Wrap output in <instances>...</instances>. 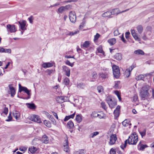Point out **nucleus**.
Masks as SVG:
<instances>
[{"instance_id": "nucleus-1", "label": "nucleus", "mask_w": 154, "mask_h": 154, "mask_svg": "<svg viewBox=\"0 0 154 154\" xmlns=\"http://www.w3.org/2000/svg\"><path fill=\"white\" fill-rule=\"evenodd\" d=\"M127 140L129 144L136 145L138 141V136L135 132H134L129 137Z\"/></svg>"}, {"instance_id": "nucleus-2", "label": "nucleus", "mask_w": 154, "mask_h": 154, "mask_svg": "<svg viewBox=\"0 0 154 154\" xmlns=\"http://www.w3.org/2000/svg\"><path fill=\"white\" fill-rule=\"evenodd\" d=\"M149 87V86L147 85H145L143 87L140 92V97L144 99L148 97Z\"/></svg>"}, {"instance_id": "nucleus-3", "label": "nucleus", "mask_w": 154, "mask_h": 154, "mask_svg": "<svg viewBox=\"0 0 154 154\" xmlns=\"http://www.w3.org/2000/svg\"><path fill=\"white\" fill-rule=\"evenodd\" d=\"M19 91L20 92H21L22 91H24L25 93H26L28 95V97H19L20 98H22L23 99H28L30 98L31 94L30 92L31 90H29L28 89V88L22 86L20 84L19 85Z\"/></svg>"}, {"instance_id": "nucleus-4", "label": "nucleus", "mask_w": 154, "mask_h": 154, "mask_svg": "<svg viewBox=\"0 0 154 154\" xmlns=\"http://www.w3.org/2000/svg\"><path fill=\"white\" fill-rule=\"evenodd\" d=\"M112 69L114 76L117 79L119 78L120 74L119 67L116 65H113L112 66Z\"/></svg>"}, {"instance_id": "nucleus-5", "label": "nucleus", "mask_w": 154, "mask_h": 154, "mask_svg": "<svg viewBox=\"0 0 154 154\" xmlns=\"http://www.w3.org/2000/svg\"><path fill=\"white\" fill-rule=\"evenodd\" d=\"M69 19L70 21L73 23H75L76 20V14L74 11H71L69 13Z\"/></svg>"}, {"instance_id": "nucleus-6", "label": "nucleus", "mask_w": 154, "mask_h": 154, "mask_svg": "<svg viewBox=\"0 0 154 154\" xmlns=\"http://www.w3.org/2000/svg\"><path fill=\"white\" fill-rule=\"evenodd\" d=\"M7 31L11 33L17 31L14 25L8 24L6 26Z\"/></svg>"}, {"instance_id": "nucleus-7", "label": "nucleus", "mask_w": 154, "mask_h": 154, "mask_svg": "<svg viewBox=\"0 0 154 154\" xmlns=\"http://www.w3.org/2000/svg\"><path fill=\"white\" fill-rule=\"evenodd\" d=\"M18 23L20 25V28L22 31H23L26 29L27 26H26V21L22 20L21 21H19Z\"/></svg>"}, {"instance_id": "nucleus-8", "label": "nucleus", "mask_w": 154, "mask_h": 154, "mask_svg": "<svg viewBox=\"0 0 154 154\" xmlns=\"http://www.w3.org/2000/svg\"><path fill=\"white\" fill-rule=\"evenodd\" d=\"M117 140L116 135V134H112L110 136L109 144L112 145L114 144Z\"/></svg>"}, {"instance_id": "nucleus-9", "label": "nucleus", "mask_w": 154, "mask_h": 154, "mask_svg": "<svg viewBox=\"0 0 154 154\" xmlns=\"http://www.w3.org/2000/svg\"><path fill=\"white\" fill-rule=\"evenodd\" d=\"M31 119L32 121L38 123H40L42 122L39 116L35 115H33L31 116Z\"/></svg>"}, {"instance_id": "nucleus-10", "label": "nucleus", "mask_w": 154, "mask_h": 154, "mask_svg": "<svg viewBox=\"0 0 154 154\" xmlns=\"http://www.w3.org/2000/svg\"><path fill=\"white\" fill-rule=\"evenodd\" d=\"M129 10V9H127L125 11H121L118 9H114L110 11L111 14L117 15L118 14L124 12H126Z\"/></svg>"}, {"instance_id": "nucleus-11", "label": "nucleus", "mask_w": 154, "mask_h": 154, "mask_svg": "<svg viewBox=\"0 0 154 154\" xmlns=\"http://www.w3.org/2000/svg\"><path fill=\"white\" fill-rule=\"evenodd\" d=\"M120 109V106L118 105L117 106L116 109L114 111V114L115 119H117L119 116Z\"/></svg>"}, {"instance_id": "nucleus-12", "label": "nucleus", "mask_w": 154, "mask_h": 154, "mask_svg": "<svg viewBox=\"0 0 154 154\" xmlns=\"http://www.w3.org/2000/svg\"><path fill=\"white\" fill-rule=\"evenodd\" d=\"M8 87L10 90V93H9L11 94V97H13L15 94V90L11 84L9 85Z\"/></svg>"}, {"instance_id": "nucleus-13", "label": "nucleus", "mask_w": 154, "mask_h": 154, "mask_svg": "<svg viewBox=\"0 0 154 154\" xmlns=\"http://www.w3.org/2000/svg\"><path fill=\"white\" fill-rule=\"evenodd\" d=\"M62 69L65 72V75L68 77H69L70 75V69L66 66H63Z\"/></svg>"}, {"instance_id": "nucleus-14", "label": "nucleus", "mask_w": 154, "mask_h": 154, "mask_svg": "<svg viewBox=\"0 0 154 154\" xmlns=\"http://www.w3.org/2000/svg\"><path fill=\"white\" fill-rule=\"evenodd\" d=\"M64 150L66 152H68L69 151L68 146V141L67 139L65 140L63 144Z\"/></svg>"}, {"instance_id": "nucleus-15", "label": "nucleus", "mask_w": 154, "mask_h": 154, "mask_svg": "<svg viewBox=\"0 0 154 154\" xmlns=\"http://www.w3.org/2000/svg\"><path fill=\"white\" fill-rule=\"evenodd\" d=\"M134 66H131L129 67L128 69H127L126 70L125 72V74L126 77H128L129 76L131 71L134 68Z\"/></svg>"}, {"instance_id": "nucleus-16", "label": "nucleus", "mask_w": 154, "mask_h": 154, "mask_svg": "<svg viewBox=\"0 0 154 154\" xmlns=\"http://www.w3.org/2000/svg\"><path fill=\"white\" fill-rule=\"evenodd\" d=\"M111 15L110 11H107L103 14L102 16L103 17L111 18L112 17L111 16Z\"/></svg>"}, {"instance_id": "nucleus-17", "label": "nucleus", "mask_w": 154, "mask_h": 154, "mask_svg": "<svg viewBox=\"0 0 154 154\" xmlns=\"http://www.w3.org/2000/svg\"><path fill=\"white\" fill-rule=\"evenodd\" d=\"M41 141L43 143H48L49 142V139L48 137L45 135H44L42 136V138L41 139Z\"/></svg>"}, {"instance_id": "nucleus-18", "label": "nucleus", "mask_w": 154, "mask_h": 154, "mask_svg": "<svg viewBox=\"0 0 154 154\" xmlns=\"http://www.w3.org/2000/svg\"><path fill=\"white\" fill-rule=\"evenodd\" d=\"M53 66V63H45L42 64V66L44 68L51 67Z\"/></svg>"}, {"instance_id": "nucleus-19", "label": "nucleus", "mask_w": 154, "mask_h": 154, "mask_svg": "<svg viewBox=\"0 0 154 154\" xmlns=\"http://www.w3.org/2000/svg\"><path fill=\"white\" fill-rule=\"evenodd\" d=\"M56 100L57 102L59 103H63L64 102V97L63 96H58L56 97Z\"/></svg>"}, {"instance_id": "nucleus-20", "label": "nucleus", "mask_w": 154, "mask_h": 154, "mask_svg": "<svg viewBox=\"0 0 154 154\" xmlns=\"http://www.w3.org/2000/svg\"><path fill=\"white\" fill-rule=\"evenodd\" d=\"M114 58L116 60H120L122 59V55L120 53H116L114 56Z\"/></svg>"}, {"instance_id": "nucleus-21", "label": "nucleus", "mask_w": 154, "mask_h": 154, "mask_svg": "<svg viewBox=\"0 0 154 154\" xmlns=\"http://www.w3.org/2000/svg\"><path fill=\"white\" fill-rule=\"evenodd\" d=\"M67 127L69 129H72L74 127L73 123L72 121H69L67 123Z\"/></svg>"}, {"instance_id": "nucleus-22", "label": "nucleus", "mask_w": 154, "mask_h": 154, "mask_svg": "<svg viewBox=\"0 0 154 154\" xmlns=\"http://www.w3.org/2000/svg\"><path fill=\"white\" fill-rule=\"evenodd\" d=\"M13 114L14 117L17 120L18 119L20 118V113L19 112L15 111L13 112Z\"/></svg>"}, {"instance_id": "nucleus-23", "label": "nucleus", "mask_w": 154, "mask_h": 154, "mask_svg": "<svg viewBox=\"0 0 154 154\" xmlns=\"http://www.w3.org/2000/svg\"><path fill=\"white\" fill-rule=\"evenodd\" d=\"M90 45V43L89 41H86L84 43L81 45V46L82 48H88Z\"/></svg>"}, {"instance_id": "nucleus-24", "label": "nucleus", "mask_w": 154, "mask_h": 154, "mask_svg": "<svg viewBox=\"0 0 154 154\" xmlns=\"http://www.w3.org/2000/svg\"><path fill=\"white\" fill-rule=\"evenodd\" d=\"M129 120L126 119L122 122L123 125L125 127H127L131 125V124L129 123Z\"/></svg>"}, {"instance_id": "nucleus-25", "label": "nucleus", "mask_w": 154, "mask_h": 154, "mask_svg": "<svg viewBox=\"0 0 154 154\" xmlns=\"http://www.w3.org/2000/svg\"><path fill=\"white\" fill-rule=\"evenodd\" d=\"M108 42L110 45H112L115 44L116 40L115 38H112L108 40Z\"/></svg>"}, {"instance_id": "nucleus-26", "label": "nucleus", "mask_w": 154, "mask_h": 154, "mask_svg": "<svg viewBox=\"0 0 154 154\" xmlns=\"http://www.w3.org/2000/svg\"><path fill=\"white\" fill-rule=\"evenodd\" d=\"M85 151L84 149H79L74 152V154H85Z\"/></svg>"}, {"instance_id": "nucleus-27", "label": "nucleus", "mask_w": 154, "mask_h": 154, "mask_svg": "<svg viewBox=\"0 0 154 154\" xmlns=\"http://www.w3.org/2000/svg\"><path fill=\"white\" fill-rule=\"evenodd\" d=\"M26 105L28 108L31 109H35L36 107L34 103H27Z\"/></svg>"}, {"instance_id": "nucleus-28", "label": "nucleus", "mask_w": 154, "mask_h": 154, "mask_svg": "<svg viewBox=\"0 0 154 154\" xmlns=\"http://www.w3.org/2000/svg\"><path fill=\"white\" fill-rule=\"evenodd\" d=\"M99 76L102 78L105 79L108 77V74L106 72H101L99 74Z\"/></svg>"}, {"instance_id": "nucleus-29", "label": "nucleus", "mask_w": 154, "mask_h": 154, "mask_svg": "<svg viewBox=\"0 0 154 154\" xmlns=\"http://www.w3.org/2000/svg\"><path fill=\"white\" fill-rule=\"evenodd\" d=\"M75 119L78 123H80L82 120L81 115H77L76 116Z\"/></svg>"}, {"instance_id": "nucleus-30", "label": "nucleus", "mask_w": 154, "mask_h": 154, "mask_svg": "<svg viewBox=\"0 0 154 154\" xmlns=\"http://www.w3.org/2000/svg\"><path fill=\"white\" fill-rule=\"evenodd\" d=\"M37 148L34 146H31L29 148V150L30 152L31 153H34L35 152H36L37 150Z\"/></svg>"}, {"instance_id": "nucleus-31", "label": "nucleus", "mask_w": 154, "mask_h": 154, "mask_svg": "<svg viewBox=\"0 0 154 154\" xmlns=\"http://www.w3.org/2000/svg\"><path fill=\"white\" fill-rule=\"evenodd\" d=\"M137 29L138 32L139 34H141L142 33L143 31V28L141 25H140L137 26Z\"/></svg>"}, {"instance_id": "nucleus-32", "label": "nucleus", "mask_w": 154, "mask_h": 154, "mask_svg": "<svg viewBox=\"0 0 154 154\" xmlns=\"http://www.w3.org/2000/svg\"><path fill=\"white\" fill-rule=\"evenodd\" d=\"M120 84L119 81H117L115 82V85L113 86V88L115 89H118L119 88V85Z\"/></svg>"}, {"instance_id": "nucleus-33", "label": "nucleus", "mask_w": 154, "mask_h": 154, "mask_svg": "<svg viewBox=\"0 0 154 154\" xmlns=\"http://www.w3.org/2000/svg\"><path fill=\"white\" fill-rule=\"evenodd\" d=\"M144 78V76L143 75H140L136 76L135 79L137 80H143Z\"/></svg>"}, {"instance_id": "nucleus-34", "label": "nucleus", "mask_w": 154, "mask_h": 154, "mask_svg": "<svg viewBox=\"0 0 154 154\" xmlns=\"http://www.w3.org/2000/svg\"><path fill=\"white\" fill-rule=\"evenodd\" d=\"M109 107L112 109L114 107V106L116 105V102H113L112 101V102L108 104Z\"/></svg>"}, {"instance_id": "nucleus-35", "label": "nucleus", "mask_w": 154, "mask_h": 154, "mask_svg": "<svg viewBox=\"0 0 154 154\" xmlns=\"http://www.w3.org/2000/svg\"><path fill=\"white\" fill-rule=\"evenodd\" d=\"M134 53L135 54H137L144 55V52L142 50H138L135 51L134 52Z\"/></svg>"}, {"instance_id": "nucleus-36", "label": "nucleus", "mask_w": 154, "mask_h": 154, "mask_svg": "<svg viewBox=\"0 0 154 154\" xmlns=\"http://www.w3.org/2000/svg\"><path fill=\"white\" fill-rule=\"evenodd\" d=\"M44 124L47 127L50 128L51 127V124L50 122L46 120L44 121Z\"/></svg>"}, {"instance_id": "nucleus-37", "label": "nucleus", "mask_w": 154, "mask_h": 154, "mask_svg": "<svg viewBox=\"0 0 154 154\" xmlns=\"http://www.w3.org/2000/svg\"><path fill=\"white\" fill-rule=\"evenodd\" d=\"M99 116V114H97V112L95 111L93 112L91 114V116L92 118L97 117Z\"/></svg>"}, {"instance_id": "nucleus-38", "label": "nucleus", "mask_w": 154, "mask_h": 154, "mask_svg": "<svg viewBox=\"0 0 154 154\" xmlns=\"http://www.w3.org/2000/svg\"><path fill=\"white\" fill-rule=\"evenodd\" d=\"M11 50L10 48L8 49L4 48H3V53H8V54H11Z\"/></svg>"}, {"instance_id": "nucleus-39", "label": "nucleus", "mask_w": 154, "mask_h": 154, "mask_svg": "<svg viewBox=\"0 0 154 154\" xmlns=\"http://www.w3.org/2000/svg\"><path fill=\"white\" fill-rule=\"evenodd\" d=\"M139 145L140 146V150H143L147 146L146 145H142L141 144V142H140L139 144Z\"/></svg>"}, {"instance_id": "nucleus-40", "label": "nucleus", "mask_w": 154, "mask_h": 154, "mask_svg": "<svg viewBox=\"0 0 154 154\" xmlns=\"http://www.w3.org/2000/svg\"><path fill=\"white\" fill-rule=\"evenodd\" d=\"M115 94L117 96L118 99L120 101L121 100V98L120 94L118 91H114Z\"/></svg>"}, {"instance_id": "nucleus-41", "label": "nucleus", "mask_w": 154, "mask_h": 154, "mask_svg": "<svg viewBox=\"0 0 154 154\" xmlns=\"http://www.w3.org/2000/svg\"><path fill=\"white\" fill-rule=\"evenodd\" d=\"M97 90L98 92L100 93H103V87L101 86H99L97 87Z\"/></svg>"}, {"instance_id": "nucleus-42", "label": "nucleus", "mask_w": 154, "mask_h": 154, "mask_svg": "<svg viewBox=\"0 0 154 154\" xmlns=\"http://www.w3.org/2000/svg\"><path fill=\"white\" fill-rule=\"evenodd\" d=\"M127 143H128V140H127L125 141V143L124 144H122L120 146V147L121 149H124V148L126 147Z\"/></svg>"}, {"instance_id": "nucleus-43", "label": "nucleus", "mask_w": 154, "mask_h": 154, "mask_svg": "<svg viewBox=\"0 0 154 154\" xmlns=\"http://www.w3.org/2000/svg\"><path fill=\"white\" fill-rule=\"evenodd\" d=\"M99 134V132L97 131L94 132L93 133L91 134L90 135V138H93L95 136L98 135Z\"/></svg>"}, {"instance_id": "nucleus-44", "label": "nucleus", "mask_w": 154, "mask_h": 154, "mask_svg": "<svg viewBox=\"0 0 154 154\" xmlns=\"http://www.w3.org/2000/svg\"><path fill=\"white\" fill-rule=\"evenodd\" d=\"M69 78H66L64 80V83L65 85H67L69 84Z\"/></svg>"}, {"instance_id": "nucleus-45", "label": "nucleus", "mask_w": 154, "mask_h": 154, "mask_svg": "<svg viewBox=\"0 0 154 154\" xmlns=\"http://www.w3.org/2000/svg\"><path fill=\"white\" fill-rule=\"evenodd\" d=\"M54 71V70L53 69H48L45 71V72L47 73L48 75H50L53 73Z\"/></svg>"}, {"instance_id": "nucleus-46", "label": "nucleus", "mask_w": 154, "mask_h": 154, "mask_svg": "<svg viewBox=\"0 0 154 154\" xmlns=\"http://www.w3.org/2000/svg\"><path fill=\"white\" fill-rule=\"evenodd\" d=\"M132 35L135 40H138V41H140V39L138 38L137 34V33L134 34L133 35Z\"/></svg>"}, {"instance_id": "nucleus-47", "label": "nucleus", "mask_w": 154, "mask_h": 154, "mask_svg": "<svg viewBox=\"0 0 154 154\" xmlns=\"http://www.w3.org/2000/svg\"><path fill=\"white\" fill-rule=\"evenodd\" d=\"M146 129H144L143 131L140 132V133L142 137H143L146 135Z\"/></svg>"}, {"instance_id": "nucleus-48", "label": "nucleus", "mask_w": 154, "mask_h": 154, "mask_svg": "<svg viewBox=\"0 0 154 154\" xmlns=\"http://www.w3.org/2000/svg\"><path fill=\"white\" fill-rule=\"evenodd\" d=\"M64 8V6H61L58 9V11L60 13H62L63 11H65Z\"/></svg>"}, {"instance_id": "nucleus-49", "label": "nucleus", "mask_w": 154, "mask_h": 154, "mask_svg": "<svg viewBox=\"0 0 154 154\" xmlns=\"http://www.w3.org/2000/svg\"><path fill=\"white\" fill-rule=\"evenodd\" d=\"M85 86V85L84 84L81 83L79 84H78L77 85V87L79 88H84Z\"/></svg>"}, {"instance_id": "nucleus-50", "label": "nucleus", "mask_w": 154, "mask_h": 154, "mask_svg": "<svg viewBox=\"0 0 154 154\" xmlns=\"http://www.w3.org/2000/svg\"><path fill=\"white\" fill-rule=\"evenodd\" d=\"M92 76V79H97V73L95 72H93Z\"/></svg>"}, {"instance_id": "nucleus-51", "label": "nucleus", "mask_w": 154, "mask_h": 154, "mask_svg": "<svg viewBox=\"0 0 154 154\" xmlns=\"http://www.w3.org/2000/svg\"><path fill=\"white\" fill-rule=\"evenodd\" d=\"M28 19L30 23L32 24L33 23V20H34V17L32 16H31L29 17Z\"/></svg>"}, {"instance_id": "nucleus-52", "label": "nucleus", "mask_w": 154, "mask_h": 154, "mask_svg": "<svg viewBox=\"0 0 154 154\" xmlns=\"http://www.w3.org/2000/svg\"><path fill=\"white\" fill-rule=\"evenodd\" d=\"M65 63L66 64L68 65L71 67H72L73 65V64L71 63L68 60H66L65 61Z\"/></svg>"}, {"instance_id": "nucleus-53", "label": "nucleus", "mask_w": 154, "mask_h": 154, "mask_svg": "<svg viewBox=\"0 0 154 154\" xmlns=\"http://www.w3.org/2000/svg\"><path fill=\"white\" fill-rule=\"evenodd\" d=\"M101 105L103 108L105 110H106L107 108L105 103L102 102L101 103Z\"/></svg>"}, {"instance_id": "nucleus-54", "label": "nucleus", "mask_w": 154, "mask_h": 154, "mask_svg": "<svg viewBox=\"0 0 154 154\" xmlns=\"http://www.w3.org/2000/svg\"><path fill=\"white\" fill-rule=\"evenodd\" d=\"M138 99V96L137 95H134L132 97L133 101L134 102H136Z\"/></svg>"}, {"instance_id": "nucleus-55", "label": "nucleus", "mask_w": 154, "mask_h": 154, "mask_svg": "<svg viewBox=\"0 0 154 154\" xmlns=\"http://www.w3.org/2000/svg\"><path fill=\"white\" fill-rule=\"evenodd\" d=\"M100 36V35L98 33H97L96 35H94V41H95L97 40L99 38Z\"/></svg>"}, {"instance_id": "nucleus-56", "label": "nucleus", "mask_w": 154, "mask_h": 154, "mask_svg": "<svg viewBox=\"0 0 154 154\" xmlns=\"http://www.w3.org/2000/svg\"><path fill=\"white\" fill-rule=\"evenodd\" d=\"M27 147H23L19 148V150L22 152H24L26 151L27 149Z\"/></svg>"}, {"instance_id": "nucleus-57", "label": "nucleus", "mask_w": 154, "mask_h": 154, "mask_svg": "<svg viewBox=\"0 0 154 154\" xmlns=\"http://www.w3.org/2000/svg\"><path fill=\"white\" fill-rule=\"evenodd\" d=\"M8 112V109L7 107H5L4 109V111H3V113H5V115H7Z\"/></svg>"}, {"instance_id": "nucleus-58", "label": "nucleus", "mask_w": 154, "mask_h": 154, "mask_svg": "<svg viewBox=\"0 0 154 154\" xmlns=\"http://www.w3.org/2000/svg\"><path fill=\"white\" fill-rule=\"evenodd\" d=\"M114 34L115 36H117L120 34L118 29H116L114 32Z\"/></svg>"}, {"instance_id": "nucleus-59", "label": "nucleus", "mask_w": 154, "mask_h": 154, "mask_svg": "<svg viewBox=\"0 0 154 154\" xmlns=\"http://www.w3.org/2000/svg\"><path fill=\"white\" fill-rule=\"evenodd\" d=\"M110 154H115L116 151L115 149L113 148H111L110 150Z\"/></svg>"}, {"instance_id": "nucleus-60", "label": "nucleus", "mask_w": 154, "mask_h": 154, "mask_svg": "<svg viewBox=\"0 0 154 154\" xmlns=\"http://www.w3.org/2000/svg\"><path fill=\"white\" fill-rule=\"evenodd\" d=\"M106 100L107 103H108V104L109 103L112 102V99L107 97L106 99Z\"/></svg>"}, {"instance_id": "nucleus-61", "label": "nucleus", "mask_w": 154, "mask_h": 154, "mask_svg": "<svg viewBox=\"0 0 154 154\" xmlns=\"http://www.w3.org/2000/svg\"><path fill=\"white\" fill-rule=\"evenodd\" d=\"M8 119L6 120V121L9 122L11 120L12 117L11 116V114H9V116H8Z\"/></svg>"}, {"instance_id": "nucleus-62", "label": "nucleus", "mask_w": 154, "mask_h": 154, "mask_svg": "<svg viewBox=\"0 0 154 154\" xmlns=\"http://www.w3.org/2000/svg\"><path fill=\"white\" fill-rule=\"evenodd\" d=\"M75 112L73 114H72L71 115H70L69 116H68V117H69V119H73L74 118V116H75Z\"/></svg>"}, {"instance_id": "nucleus-63", "label": "nucleus", "mask_w": 154, "mask_h": 154, "mask_svg": "<svg viewBox=\"0 0 154 154\" xmlns=\"http://www.w3.org/2000/svg\"><path fill=\"white\" fill-rule=\"evenodd\" d=\"M130 34V33L129 32H127L125 33V37L127 39L129 38V35Z\"/></svg>"}, {"instance_id": "nucleus-64", "label": "nucleus", "mask_w": 154, "mask_h": 154, "mask_svg": "<svg viewBox=\"0 0 154 154\" xmlns=\"http://www.w3.org/2000/svg\"><path fill=\"white\" fill-rule=\"evenodd\" d=\"M84 23H81V25L79 26V29H82L84 26Z\"/></svg>"}]
</instances>
